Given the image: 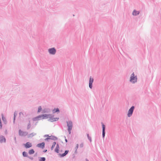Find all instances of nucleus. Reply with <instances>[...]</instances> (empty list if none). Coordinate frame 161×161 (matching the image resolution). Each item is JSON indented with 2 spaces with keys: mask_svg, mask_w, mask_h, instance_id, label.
<instances>
[{
  "mask_svg": "<svg viewBox=\"0 0 161 161\" xmlns=\"http://www.w3.org/2000/svg\"><path fill=\"white\" fill-rule=\"evenodd\" d=\"M137 78L136 75L135 76L134 73H132L130 76V82L132 83H135L137 81Z\"/></svg>",
  "mask_w": 161,
  "mask_h": 161,
  "instance_id": "1",
  "label": "nucleus"
},
{
  "mask_svg": "<svg viewBox=\"0 0 161 161\" xmlns=\"http://www.w3.org/2000/svg\"><path fill=\"white\" fill-rule=\"evenodd\" d=\"M67 126H68V131L69 133V134H70L71 133V130H72L73 127V123L72 122L71 120H69L67 121Z\"/></svg>",
  "mask_w": 161,
  "mask_h": 161,
  "instance_id": "2",
  "label": "nucleus"
},
{
  "mask_svg": "<svg viewBox=\"0 0 161 161\" xmlns=\"http://www.w3.org/2000/svg\"><path fill=\"white\" fill-rule=\"evenodd\" d=\"M134 109L135 107L134 106H132L129 109L127 114L128 117H130L132 115Z\"/></svg>",
  "mask_w": 161,
  "mask_h": 161,
  "instance_id": "3",
  "label": "nucleus"
},
{
  "mask_svg": "<svg viewBox=\"0 0 161 161\" xmlns=\"http://www.w3.org/2000/svg\"><path fill=\"white\" fill-rule=\"evenodd\" d=\"M54 115L51 114V116H49V119L48 120L49 121L51 122L56 121H58L59 119V118H54Z\"/></svg>",
  "mask_w": 161,
  "mask_h": 161,
  "instance_id": "4",
  "label": "nucleus"
},
{
  "mask_svg": "<svg viewBox=\"0 0 161 161\" xmlns=\"http://www.w3.org/2000/svg\"><path fill=\"white\" fill-rule=\"evenodd\" d=\"M49 53L52 55H54L56 52V50L54 47L49 48L48 50Z\"/></svg>",
  "mask_w": 161,
  "mask_h": 161,
  "instance_id": "5",
  "label": "nucleus"
},
{
  "mask_svg": "<svg viewBox=\"0 0 161 161\" xmlns=\"http://www.w3.org/2000/svg\"><path fill=\"white\" fill-rule=\"evenodd\" d=\"M19 134L21 136H25L27 135L28 136V132L26 131H23L21 130H19Z\"/></svg>",
  "mask_w": 161,
  "mask_h": 161,
  "instance_id": "6",
  "label": "nucleus"
},
{
  "mask_svg": "<svg viewBox=\"0 0 161 161\" xmlns=\"http://www.w3.org/2000/svg\"><path fill=\"white\" fill-rule=\"evenodd\" d=\"M102 127V137L103 139L104 138L105 135V126L104 124L103 123H101Z\"/></svg>",
  "mask_w": 161,
  "mask_h": 161,
  "instance_id": "7",
  "label": "nucleus"
},
{
  "mask_svg": "<svg viewBox=\"0 0 161 161\" xmlns=\"http://www.w3.org/2000/svg\"><path fill=\"white\" fill-rule=\"evenodd\" d=\"M51 111V109L48 108H44L42 112V113H49Z\"/></svg>",
  "mask_w": 161,
  "mask_h": 161,
  "instance_id": "8",
  "label": "nucleus"
},
{
  "mask_svg": "<svg viewBox=\"0 0 161 161\" xmlns=\"http://www.w3.org/2000/svg\"><path fill=\"white\" fill-rule=\"evenodd\" d=\"M23 145L26 148H29L32 146L31 143L30 142H28L25 144H24Z\"/></svg>",
  "mask_w": 161,
  "mask_h": 161,
  "instance_id": "9",
  "label": "nucleus"
},
{
  "mask_svg": "<svg viewBox=\"0 0 161 161\" xmlns=\"http://www.w3.org/2000/svg\"><path fill=\"white\" fill-rule=\"evenodd\" d=\"M94 79L93 78H91V77L90 78L89 86V87L90 89H92V83L93 82Z\"/></svg>",
  "mask_w": 161,
  "mask_h": 161,
  "instance_id": "10",
  "label": "nucleus"
},
{
  "mask_svg": "<svg viewBox=\"0 0 161 161\" xmlns=\"http://www.w3.org/2000/svg\"><path fill=\"white\" fill-rule=\"evenodd\" d=\"M6 139L4 136L2 135H0V143L6 142Z\"/></svg>",
  "mask_w": 161,
  "mask_h": 161,
  "instance_id": "11",
  "label": "nucleus"
},
{
  "mask_svg": "<svg viewBox=\"0 0 161 161\" xmlns=\"http://www.w3.org/2000/svg\"><path fill=\"white\" fill-rule=\"evenodd\" d=\"M45 143L44 142H42L41 143L37 144L36 146L38 147L43 149L45 147Z\"/></svg>",
  "mask_w": 161,
  "mask_h": 161,
  "instance_id": "12",
  "label": "nucleus"
},
{
  "mask_svg": "<svg viewBox=\"0 0 161 161\" xmlns=\"http://www.w3.org/2000/svg\"><path fill=\"white\" fill-rule=\"evenodd\" d=\"M49 116H51V114H42V119H45L49 118Z\"/></svg>",
  "mask_w": 161,
  "mask_h": 161,
  "instance_id": "13",
  "label": "nucleus"
},
{
  "mask_svg": "<svg viewBox=\"0 0 161 161\" xmlns=\"http://www.w3.org/2000/svg\"><path fill=\"white\" fill-rule=\"evenodd\" d=\"M69 150H65L64 153H59V155L61 157H64L68 153Z\"/></svg>",
  "mask_w": 161,
  "mask_h": 161,
  "instance_id": "14",
  "label": "nucleus"
},
{
  "mask_svg": "<svg viewBox=\"0 0 161 161\" xmlns=\"http://www.w3.org/2000/svg\"><path fill=\"white\" fill-rule=\"evenodd\" d=\"M140 12L139 11H137L135 9L132 12V15L134 16H136L138 15Z\"/></svg>",
  "mask_w": 161,
  "mask_h": 161,
  "instance_id": "15",
  "label": "nucleus"
},
{
  "mask_svg": "<svg viewBox=\"0 0 161 161\" xmlns=\"http://www.w3.org/2000/svg\"><path fill=\"white\" fill-rule=\"evenodd\" d=\"M36 135V133L34 132H32L31 134H28L27 137L28 138H31L32 137L34 136H35Z\"/></svg>",
  "mask_w": 161,
  "mask_h": 161,
  "instance_id": "16",
  "label": "nucleus"
},
{
  "mask_svg": "<svg viewBox=\"0 0 161 161\" xmlns=\"http://www.w3.org/2000/svg\"><path fill=\"white\" fill-rule=\"evenodd\" d=\"M50 137L51 140H53L54 141H56L58 140L57 137L51 135L50 136Z\"/></svg>",
  "mask_w": 161,
  "mask_h": 161,
  "instance_id": "17",
  "label": "nucleus"
},
{
  "mask_svg": "<svg viewBox=\"0 0 161 161\" xmlns=\"http://www.w3.org/2000/svg\"><path fill=\"white\" fill-rule=\"evenodd\" d=\"M53 114H54L56 113L59 112L60 111L59 109L58 108H55L52 111Z\"/></svg>",
  "mask_w": 161,
  "mask_h": 161,
  "instance_id": "18",
  "label": "nucleus"
},
{
  "mask_svg": "<svg viewBox=\"0 0 161 161\" xmlns=\"http://www.w3.org/2000/svg\"><path fill=\"white\" fill-rule=\"evenodd\" d=\"M59 146L58 144H57V146H56V148L55 149V151L57 153H59Z\"/></svg>",
  "mask_w": 161,
  "mask_h": 161,
  "instance_id": "19",
  "label": "nucleus"
},
{
  "mask_svg": "<svg viewBox=\"0 0 161 161\" xmlns=\"http://www.w3.org/2000/svg\"><path fill=\"white\" fill-rule=\"evenodd\" d=\"M22 155H23V156L24 157H28V155L27 153L25 151H24L23 152Z\"/></svg>",
  "mask_w": 161,
  "mask_h": 161,
  "instance_id": "20",
  "label": "nucleus"
},
{
  "mask_svg": "<svg viewBox=\"0 0 161 161\" xmlns=\"http://www.w3.org/2000/svg\"><path fill=\"white\" fill-rule=\"evenodd\" d=\"M28 153L30 154H32L35 153V151L34 149H31L29 151Z\"/></svg>",
  "mask_w": 161,
  "mask_h": 161,
  "instance_id": "21",
  "label": "nucleus"
},
{
  "mask_svg": "<svg viewBox=\"0 0 161 161\" xmlns=\"http://www.w3.org/2000/svg\"><path fill=\"white\" fill-rule=\"evenodd\" d=\"M40 159H39V161H45L46 158L45 157H39Z\"/></svg>",
  "mask_w": 161,
  "mask_h": 161,
  "instance_id": "22",
  "label": "nucleus"
},
{
  "mask_svg": "<svg viewBox=\"0 0 161 161\" xmlns=\"http://www.w3.org/2000/svg\"><path fill=\"white\" fill-rule=\"evenodd\" d=\"M42 108L41 106H39L38 108V109L37 111V113H39L41 111H42Z\"/></svg>",
  "mask_w": 161,
  "mask_h": 161,
  "instance_id": "23",
  "label": "nucleus"
},
{
  "mask_svg": "<svg viewBox=\"0 0 161 161\" xmlns=\"http://www.w3.org/2000/svg\"><path fill=\"white\" fill-rule=\"evenodd\" d=\"M56 144V142H54L53 143V145L52 146V147H51V150H53L54 147H55V145Z\"/></svg>",
  "mask_w": 161,
  "mask_h": 161,
  "instance_id": "24",
  "label": "nucleus"
},
{
  "mask_svg": "<svg viewBox=\"0 0 161 161\" xmlns=\"http://www.w3.org/2000/svg\"><path fill=\"white\" fill-rule=\"evenodd\" d=\"M2 119L3 122L5 123V122H6V119L5 117H4L3 114H2Z\"/></svg>",
  "mask_w": 161,
  "mask_h": 161,
  "instance_id": "25",
  "label": "nucleus"
},
{
  "mask_svg": "<svg viewBox=\"0 0 161 161\" xmlns=\"http://www.w3.org/2000/svg\"><path fill=\"white\" fill-rule=\"evenodd\" d=\"M87 138H88V140L90 141V142H92V139H91V136H90L89 135V134H87Z\"/></svg>",
  "mask_w": 161,
  "mask_h": 161,
  "instance_id": "26",
  "label": "nucleus"
},
{
  "mask_svg": "<svg viewBox=\"0 0 161 161\" xmlns=\"http://www.w3.org/2000/svg\"><path fill=\"white\" fill-rule=\"evenodd\" d=\"M32 120L33 121H36V120H39V119L37 117H34L33 118Z\"/></svg>",
  "mask_w": 161,
  "mask_h": 161,
  "instance_id": "27",
  "label": "nucleus"
},
{
  "mask_svg": "<svg viewBox=\"0 0 161 161\" xmlns=\"http://www.w3.org/2000/svg\"><path fill=\"white\" fill-rule=\"evenodd\" d=\"M31 126V124L28 123L27 126V130L29 129L30 128Z\"/></svg>",
  "mask_w": 161,
  "mask_h": 161,
  "instance_id": "28",
  "label": "nucleus"
},
{
  "mask_svg": "<svg viewBox=\"0 0 161 161\" xmlns=\"http://www.w3.org/2000/svg\"><path fill=\"white\" fill-rule=\"evenodd\" d=\"M38 118L39 119V120L42 119V114L40 115H38V116H37Z\"/></svg>",
  "mask_w": 161,
  "mask_h": 161,
  "instance_id": "29",
  "label": "nucleus"
},
{
  "mask_svg": "<svg viewBox=\"0 0 161 161\" xmlns=\"http://www.w3.org/2000/svg\"><path fill=\"white\" fill-rule=\"evenodd\" d=\"M25 113H24L22 112H20L19 113V115L20 116H21L22 115L24 116L25 115Z\"/></svg>",
  "mask_w": 161,
  "mask_h": 161,
  "instance_id": "30",
  "label": "nucleus"
},
{
  "mask_svg": "<svg viewBox=\"0 0 161 161\" xmlns=\"http://www.w3.org/2000/svg\"><path fill=\"white\" fill-rule=\"evenodd\" d=\"M50 137H47L46 138H45V139H44V140L45 141H48V140H50Z\"/></svg>",
  "mask_w": 161,
  "mask_h": 161,
  "instance_id": "31",
  "label": "nucleus"
},
{
  "mask_svg": "<svg viewBox=\"0 0 161 161\" xmlns=\"http://www.w3.org/2000/svg\"><path fill=\"white\" fill-rule=\"evenodd\" d=\"M27 158H30L31 160H33V159H34L33 158V157H31V156H28V157H27Z\"/></svg>",
  "mask_w": 161,
  "mask_h": 161,
  "instance_id": "32",
  "label": "nucleus"
},
{
  "mask_svg": "<svg viewBox=\"0 0 161 161\" xmlns=\"http://www.w3.org/2000/svg\"><path fill=\"white\" fill-rule=\"evenodd\" d=\"M80 147L81 148L83 147V143H81L80 145Z\"/></svg>",
  "mask_w": 161,
  "mask_h": 161,
  "instance_id": "33",
  "label": "nucleus"
},
{
  "mask_svg": "<svg viewBox=\"0 0 161 161\" xmlns=\"http://www.w3.org/2000/svg\"><path fill=\"white\" fill-rule=\"evenodd\" d=\"M78 147H79V145H78V144H76V146L75 147V149L77 150V149L78 148Z\"/></svg>",
  "mask_w": 161,
  "mask_h": 161,
  "instance_id": "34",
  "label": "nucleus"
},
{
  "mask_svg": "<svg viewBox=\"0 0 161 161\" xmlns=\"http://www.w3.org/2000/svg\"><path fill=\"white\" fill-rule=\"evenodd\" d=\"M50 136H49L48 135H44V137H50Z\"/></svg>",
  "mask_w": 161,
  "mask_h": 161,
  "instance_id": "35",
  "label": "nucleus"
},
{
  "mask_svg": "<svg viewBox=\"0 0 161 161\" xmlns=\"http://www.w3.org/2000/svg\"><path fill=\"white\" fill-rule=\"evenodd\" d=\"M17 115V114L15 113V112H14V117H16Z\"/></svg>",
  "mask_w": 161,
  "mask_h": 161,
  "instance_id": "36",
  "label": "nucleus"
},
{
  "mask_svg": "<svg viewBox=\"0 0 161 161\" xmlns=\"http://www.w3.org/2000/svg\"><path fill=\"white\" fill-rule=\"evenodd\" d=\"M14 141H15V143H17V141H16V137H14Z\"/></svg>",
  "mask_w": 161,
  "mask_h": 161,
  "instance_id": "37",
  "label": "nucleus"
},
{
  "mask_svg": "<svg viewBox=\"0 0 161 161\" xmlns=\"http://www.w3.org/2000/svg\"><path fill=\"white\" fill-rule=\"evenodd\" d=\"M15 118H16V117H14V120H13L14 123H15Z\"/></svg>",
  "mask_w": 161,
  "mask_h": 161,
  "instance_id": "38",
  "label": "nucleus"
},
{
  "mask_svg": "<svg viewBox=\"0 0 161 161\" xmlns=\"http://www.w3.org/2000/svg\"><path fill=\"white\" fill-rule=\"evenodd\" d=\"M64 138H65V142H68V140H67L66 138V137H65V136H64Z\"/></svg>",
  "mask_w": 161,
  "mask_h": 161,
  "instance_id": "39",
  "label": "nucleus"
},
{
  "mask_svg": "<svg viewBox=\"0 0 161 161\" xmlns=\"http://www.w3.org/2000/svg\"><path fill=\"white\" fill-rule=\"evenodd\" d=\"M47 151V149L44 150L43 151V152L44 153H46Z\"/></svg>",
  "mask_w": 161,
  "mask_h": 161,
  "instance_id": "40",
  "label": "nucleus"
},
{
  "mask_svg": "<svg viewBox=\"0 0 161 161\" xmlns=\"http://www.w3.org/2000/svg\"><path fill=\"white\" fill-rule=\"evenodd\" d=\"M2 128V124H0V129H1Z\"/></svg>",
  "mask_w": 161,
  "mask_h": 161,
  "instance_id": "41",
  "label": "nucleus"
},
{
  "mask_svg": "<svg viewBox=\"0 0 161 161\" xmlns=\"http://www.w3.org/2000/svg\"><path fill=\"white\" fill-rule=\"evenodd\" d=\"M77 153V150L75 149V153Z\"/></svg>",
  "mask_w": 161,
  "mask_h": 161,
  "instance_id": "42",
  "label": "nucleus"
},
{
  "mask_svg": "<svg viewBox=\"0 0 161 161\" xmlns=\"http://www.w3.org/2000/svg\"><path fill=\"white\" fill-rule=\"evenodd\" d=\"M85 160L86 161H89L87 158H86Z\"/></svg>",
  "mask_w": 161,
  "mask_h": 161,
  "instance_id": "43",
  "label": "nucleus"
},
{
  "mask_svg": "<svg viewBox=\"0 0 161 161\" xmlns=\"http://www.w3.org/2000/svg\"><path fill=\"white\" fill-rule=\"evenodd\" d=\"M30 123V124H31V122H30V120H29V123Z\"/></svg>",
  "mask_w": 161,
  "mask_h": 161,
  "instance_id": "44",
  "label": "nucleus"
},
{
  "mask_svg": "<svg viewBox=\"0 0 161 161\" xmlns=\"http://www.w3.org/2000/svg\"><path fill=\"white\" fill-rule=\"evenodd\" d=\"M37 122H36V123L35 124V125H37Z\"/></svg>",
  "mask_w": 161,
  "mask_h": 161,
  "instance_id": "45",
  "label": "nucleus"
},
{
  "mask_svg": "<svg viewBox=\"0 0 161 161\" xmlns=\"http://www.w3.org/2000/svg\"><path fill=\"white\" fill-rule=\"evenodd\" d=\"M107 161H108V160H107Z\"/></svg>",
  "mask_w": 161,
  "mask_h": 161,
  "instance_id": "46",
  "label": "nucleus"
}]
</instances>
